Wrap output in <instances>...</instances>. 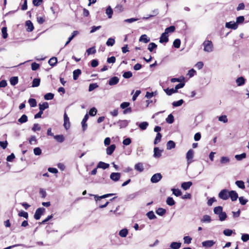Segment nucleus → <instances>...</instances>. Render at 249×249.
<instances>
[{
  "mask_svg": "<svg viewBox=\"0 0 249 249\" xmlns=\"http://www.w3.org/2000/svg\"><path fill=\"white\" fill-rule=\"evenodd\" d=\"M106 14L107 15L109 18H112L113 15V10L110 6H108L106 10Z\"/></svg>",
  "mask_w": 249,
  "mask_h": 249,
  "instance_id": "obj_28",
  "label": "nucleus"
},
{
  "mask_svg": "<svg viewBox=\"0 0 249 249\" xmlns=\"http://www.w3.org/2000/svg\"><path fill=\"white\" fill-rule=\"evenodd\" d=\"M150 40V39L149 37L147 36L146 35H142L141 36V37L139 38V41L140 42H142L144 43H148Z\"/></svg>",
  "mask_w": 249,
  "mask_h": 249,
  "instance_id": "obj_15",
  "label": "nucleus"
},
{
  "mask_svg": "<svg viewBox=\"0 0 249 249\" xmlns=\"http://www.w3.org/2000/svg\"><path fill=\"white\" fill-rule=\"evenodd\" d=\"M57 62V60L56 57H52L48 61V63L50 65L52 66H54L56 65Z\"/></svg>",
  "mask_w": 249,
  "mask_h": 249,
  "instance_id": "obj_40",
  "label": "nucleus"
},
{
  "mask_svg": "<svg viewBox=\"0 0 249 249\" xmlns=\"http://www.w3.org/2000/svg\"><path fill=\"white\" fill-rule=\"evenodd\" d=\"M172 191L173 192V194L177 196H179L181 195V192L178 189H172Z\"/></svg>",
  "mask_w": 249,
  "mask_h": 249,
  "instance_id": "obj_43",
  "label": "nucleus"
},
{
  "mask_svg": "<svg viewBox=\"0 0 249 249\" xmlns=\"http://www.w3.org/2000/svg\"><path fill=\"white\" fill-rule=\"evenodd\" d=\"M121 178L120 173H112L110 175V178L113 181L116 182L119 180Z\"/></svg>",
  "mask_w": 249,
  "mask_h": 249,
  "instance_id": "obj_6",
  "label": "nucleus"
},
{
  "mask_svg": "<svg viewBox=\"0 0 249 249\" xmlns=\"http://www.w3.org/2000/svg\"><path fill=\"white\" fill-rule=\"evenodd\" d=\"M113 195H114L113 194H108L103 195L102 196H98L97 195H94V196L95 200L96 201H98L102 198H105L109 196H111Z\"/></svg>",
  "mask_w": 249,
  "mask_h": 249,
  "instance_id": "obj_22",
  "label": "nucleus"
},
{
  "mask_svg": "<svg viewBox=\"0 0 249 249\" xmlns=\"http://www.w3.org/2000/svg\"><path fill=\"white\" fill-rule=\"evenodd\" d=\"M146 215L147 217L151 220L155 219L156 218V216L154 214L153 211H150L146 213Z\"/></svg>",
  "mask_w": 249,
  "mask_h": 249,
  "instance_id": "obj_49",
  "label": "nucleus"
},
{
  "mask_svg": "<svg viewBox=\"0 0 249 249\" xmlns=\"http://www.w3.org/2000/svg\"><path fill=\"white\" fill-rule=\"evenodd\" d=\"M218 196L223 200H227L229 198V191L227 189H223L219 192Z\"/></svg>",
  "mask_w": 249,
  "mask_h": 249,
  "instance_id": "obj_2",
  "label": "nucleus"
},
{
  "mask_svg": "<svg viewBox=\"0 0 249 249\" xmlns=\"http://www.w3.org/2000/svg\"><path fill=\"white\" fill-rule=\"evenodd\" d=\"M211 217L208 215H204L202 218L201 220V221L202 223H210L211 221Z\"/></svg>",
  "mask_w": 249,
  "mask_h": 249,
  "instance_id": "obj_31",
  "label": "nucleus"
},
{
  "mask_svg": "<svg viewBox=\"0 0 249 249\" xmlns=\"http://www.w3.org/2000/svg\"><path fill=\"white\" fill-rule=\"evenodd\" d=\"M192 185L191 181L184 182L181 184V187L184 190H187Z\"/></svg>",
  "mask_w": 249,
  "mask_h": 249,
  "instance_id": "obj_17",
  "label": "nucleus"
},
{
  "mask_svg": "<svg viewBox=\"0 0 249 249\" xmlns=\"http://www.w3.org/2000/svg\"><path fill=\"white\" fill-rule=\"evenodd\" d=\"M98 87L96 83L90 84L89 86V91H91Z\"/></svg>",
  "mask_w": 249,
  "mask_h": 249,
  "instance_id": "obj_62",
  "label": "nucleus"
},
{
  "mask_svg": "<svg viewBox=\"0 0 249 249\" xmlns=\"http://www.w3.org/2000/svg\"><path fill=\"white\" fill-rule=\"evenodd\" d=\"M229 197L232 201H234L238 198V195L235 191H229Z\"/></svg>",
  "mask_w": 249,
  "mask_h": 249,
  "instance_id": "obj_9",
  "label": "nucleus"
},
{
  "mask_svg": "<svg viewBox=\"0 0 249 249\" xmlns=\"http://www.w3.org/2000/svg\"><path fill=\"white\" fill-rule=\"evenodd\" d=\"M115 148H116V146L115 144H112V145H110L106 149L107 154L108 155H111L114 152Z\"/></svg>",
  "mask_w": 249,
  "mask_h": 249,
  "instance_id": "obj_16",
  "label": "nucleus"
},
{
  "mask_svg": "<svg viewBox=\"0 0 249 249\" xmlns=\"http://www.w3.org/2000/svg\"><path fill=\"white\" fill-rule=\"evenodd\" d=\"M194 157V151L192 149H190L186 154V159H187L188 163H190L192 161L191 160Z\"/></svg>",
  "mask_w": 249,
  "mask_h": 249,
  "instance_id": "obj_11",
  "label": "nucleus"
},
{
  "mask_svg": "<svg viewBox=\"0 0 249 249\" xmlns=\"http://www.w3.org/2000/svg\"><path fill=\"white\" fill-rule=\"evenodd\" d=\"M218 121L220 122H222L224 123H226L228 122V120L226 115H222L218 117Z\"/></svg>",
  "mask_w": 249,
  "mask_h": 249,
  "instance_id": "obj_54",
  "label": "nucleus"
},
{
  "mask_svg": "<svg viewBox=\"0 0 249 249\" xmlns=\"http://www.w3.org/2000/svg\"><path fill=\"white\" fill-rule=\"evenodd\" d=\"M157 47V45L155 43H150L148 45V49L149 51L152 52L154 49Z\"/></svg>",
  "mask_w": 249,
  "mask_h": 249,
  "instance_id": "obj_52",
  "label": "nucleus"
},
{
  "mask_svg": "<svg viewBox=\"0 0 249 249\" xmlns=\"http://www.w3.org/2000/svg\"><path fill=\"white\" fill-rule=\"evenodd\" d=\"M168 41V35L165 34L164 32L161 35V36L160 39V42L161 43H166Z\"/></svg>",
  "mask_w": 249,
  "mask_h": 249,
  "instance_id": "obj_14",
  "label": "nucleus"
},
{
  "mask_svg": "<svg viewBox=\"0 0 249 249\" xmlns=\"http://www.w3.org/2000/svg\"><path fill=\"white\" fill-rule=\"evenodd\" d=\"M109 166V164L105 163L102 161H100L98 164L97 168L106 169L108 168Z\"/></svg>",
  "mask_w": 249,
  "mask_h": 249,
  "instance_id": "obj_23",
  "label": "nucleus"
},
{
  "mask_svg": "<svg viewBox=\"0 0 249 249\" xmlns=\"http://www.w3.org/2000/svg\"><path fill=\"white\" fill-rule=\"evenodd\" d=\"M54 138L59 142H62L64 140V138L62 135H55L54 136Z\"/></svg>",
  "mask_w": 249,
  "mask_h": 249,
  "instance_id": "obj_44",
  "label": "nucleus"
},
{
  "mask_svg": "<svg viewBox=\"0 0 249 249\" xmlns=\"http://www.w3.org/2000/svg\"><path fill=\"white\" fill-rule=\"evenodd\" d=\"M175 143L172 141H169L167 143V149L170 150L175 147Z\"/></svg>",
  "mask_w": 249,
  "mask_h": 249,
  "instance_id": "obj_41",
  "label": "nucleus"
},
{
  "mask_svg": "<svg viewBox=\"0 0 249 249\" xmlns=\"http://www.w3.org/2000/svg\"><path fill=\"white\" fill-rule=\"evenodd\" d=\"M235 184L241 189H244L245 188V186L244 184V182L242 180H237L235 182Z\"/></svg>",
  "mask_w": 249,
  "mask_h": 249,
  "instance_id": "obj_42",
  "label": "nucleus"
},
{
  "mask_svg": "<svg viewBox=\"0 0 249 249\" xmlns=\"http://www.w3.org/2000/svg\"><path fill=\"white\" fill-rule=\"evenodd\" d=\"M183 102V100L182 99H180L178 101L173 102L172 105L174 107H177L181 106Z\"/></svg>",
  "mask_w": 249,
  "mask_h": 249,
  "instance_id": "obj_45",
  "label": "nucleus"
},
{
  "mask_svg": "<svg viewBox=\"0 0 249 249\" xmlns=\"http://www.w3.org/2000/svg\"><path fill=\"white\" fill-rule=\"evenodd\" d=\"M246 158V154L245 153H243L240 155H236L235 156V158L237 160L240 161Z\"/></svg>",
  "mask_w": 249,
  "mask_h": 249,
  "instance_id": "obj_37",
  "label": "nucleus"
},
{
  "mask_svg": "<svg viewBox=\"0 0 249 249\" xmlns=\"http://www.w3.org/2000/svg\"><path fill=\"white\" fill-rule=\"evenodd\" d=\"M161 137H162V135L160 133H158L157 134L156 137L155 139L154 142L155 144H157L158 143H159L160 142Z\"/></svg>",
  "mask_w": 249,
  "mask_h": 249,
  "instance_id": "obj_47",
  "label": "nucleus"
},
{
  "mask_svg": "<svg viewBox=\"0 0 249 249\" xmlns=\"http://www.w3.org/2000/svg\"><path fill=\"white\" fill-rule=\"evenodd\" d=\"M174 47L179 48L180 45V40L179 39H176L173 42Z\"/></svg>",
  "mask_w": 249,
  "mask_h": 249,
  "instance_id": "obj_60",
  "label": "nucleus"
},
{
  "mask_svg": "<svg viewBox=\"0 0 249 249\" xmlns=\"http://www.w3.org/2000/svg\"><path fill=\"white\" fill-rule=\"evenodd\" d=\"M245 79L243 77H240L236 80V82L238 86H241L245 84Z\"/></svg>",
  "mask_w": 249,
  "mask_h": 249,
  "instance_id": "obj_27",
  "label": "nucleus"
},
{
  "mask_svg": "<svg viewBox=\"0 0 249 249\" xmlns=\"http://www.w3.org/2000/svg\"><path fill=\"white\" fill-rule=\"evenodd\" d=\"M192 240V238L189 236H186L183 237V240L185 244H190L191 243Z\"/></svg>",
  "mask_w": 249,
  "mask_h": 249,
  "instance_id": "obj_59",
  "label": "nucleus"
},
{
  "mask_svg": "<svg viewBox=\"0 0 249 249\" xmlns=\"http://www.w3.org/2000/svg\"><path fill=\"white\" fill-rule=\"evenodd\" d=\"M162 150L159 149L158 147H155L154 149V157L155 158H160L161 156Z\"/></svg>",
  "mask_w": 249,
  "mask_h": 249,
  "instance_id": "obj_20",
  "label": "nucleus"
},
{
  "mask_svg": "<svg viewBox=\"0 0 249 249\" xmlns=\"http://www.w3.org/2000/svg\"><path fill=\"white\" fill-rule=\"evenodd\" d=\"M64 126L66 129H68L70 127L69 118L66 112L64 114Z\"/></svg>",
  "mask_w": 249,
  "mask_h": 249,
  "instance_id": "obj_7",
  "label": "nucleus"
},
{
  "mask_svg": "<svg viewBox=\"0 0 249 249\" xmlns=\"http://www.w3.org/2000/svg\"><path fill=\"white\" fill-rule=\"evenodd\" d=\"M202 45L204 47V51L207 53H211L213 50V45L212 42L209 40H205Z\"/></svg>",
  "mask_w": 249,
  "mask_h": 249,
  "instance_id": "obj_1",
  "label": "nucleus"
},
{
  "mask_svg": "<svg viewBox=\"0 0 249 249\" xmlns=\"http://www.w3.org/2000/svg\"><path fill=\"white\" fill-rule=\"evenodd\" d=\"M49 107V104L47 102H44L43 104H39V110L42 111L44 110L45 109H47Z\"/></svg>",
  "mask_w": 249,
  "mask_h": 249,
  "instance_id": "obj_29",
  "label": "nucleus"
},
{
  "mask_svg": "<svg viewBox=\"0 0 249 249\" xmlns=\"http://www.w3.org/2000/svg\"><path fill=\"white\" fill-rule=\"evenodd\" d=\"M245 19L244 16H239L237 18H236V21L235 22L237 23V25L240 23H242L244 22Z\"/></svg>",
  "mask_w": 249,
  "mask_h": 249,
  "instance_id": "obj_63",
  "label": "nucleus"
},
{
  "mask_svg": "<svg viewBox=\"0 0 249 249\" xmlns=\"http://www.w3.org/2000/svg\"><path fill=\"white\" fill-rule=\"evenodd\" d=\"M239 201L240 203L243 205H245L248 202V200L245 199L243 196L239 197Z\"/></svg>",
  "mask_w": 249,
  "mask_h": 249,
  "instance_id": "obj_64",
  "label": "nucleus"
},
{
  "mask_svg": "<svg viewBox=\"0 0 249 249\" xmlns=\"http://www.w3.org/2000/svg\"><path fill=\"white\" fill-rule=\"evenodd\" d=\"M213 212L215 214L219 215L221 213L223 212V208L221 206H217L214 208Z\"/></svg>",
  "mask_w": 249,
  "mask_h": 249,
  "instance_id": "obj_36",
  "label": "nucleus"
},
{
  "mask_svg": "<svg viewBox=\"0 0 249 249\" xmlns=\"http://www.w3.org/2000/svg\"><path fill=\"white\" fill-rule=\"evenodd\" d=\"M26 26L27 27V31L31 32L34 30V26L33 23L30 20H27L26 22Z\"/></svg>",
  "mask_w": 249,
  "mask_h": 249,
  "instance_id": "obj_25",
  "label": "nucleus"
},
{
  "mask_svg": "<svg viewBox=\"0 0 249 249\" xmlns=\"http://www.w3.org/2000/svg\"><path fill=\"white\" fill-rule=\"evenodd\" d=\"M134 168L136 170L142 172L143 171L144 168L143 164L141 162H139L135 165Z\"/></svg>",
  "mask_w": 249,
  "mask_h": 249,
  "instance_id": "obj_18",
  "label": "nucleus"
},
{
  "mask_svg": "<svg viewBox=\"0 0 249 249\" xmlns=\"http://www.w3.org/2000/svg\"><path fill=\"white\" fill-rule=\"evenodd\" d=\"M164 90L168 95H171L172 94L176 93L177 92L175 88H172L170 89L168 88L164 89Z\"/></svg>",
  "mask_w": 249,
  "mask_h": 249,
  "instance_id": "obj_35",
  "label": "nucleus"
},
{
  "mask_svg": "<svg viewBox=\"0 0 249 249\" xmlns=\"http://www.w3.org/2000/svg\"><path fill=\"white\" fill-rule=\"evenodd\" d=\"M119 78L118 77L114 76L111 78L108 81V84L110 86L115 85L118 83Z\"/></svg>",
  "mask_w": 249,
  "mask_h": 249,
  "instance_id": "obj_12",
  "label": "nucleus"
},
{
  "mask_svg": "<svg viewBox=\"0 0 249 249\" xmlns=\"http://www.w3.org/2000/svg\"><path fill=\"white\" fill-rule=\"evenodd\" d=\"M165 213L166 210L161 208H158V210L156 211V213L160 216H162Z\"/></svg>",
  "mask_w": 249,
  "mask_h": 249,
  "instance_id": "obj_46",
  "label": "nucleus"
},
{
  "mask_svg": "<svg viewBox=\"0 0 249 249\" xmlns=\"http://www.w3.org/2000/svg\"><path fill=\"white\" fill-rule=\"evenodd\" d=\"M117 124L120 128H124L127 126L128 121L127 120H120L117 122Z\"/></svg>",
  "mask_w": 249,
  "mask_h": 249,
  "instance_id": "obj_19",
  "label": "nucleus"
},
{
  "mask_svg": "<svg viewBox=\"0 0 249 249\" xmlns=\"http://www.w3.org/2000/svg\"><path fill=\"white\" fill-rule=\"evenodd\" d=\"M219 219L220 221H222L226 220L227 218V214L225 212H222L219 215Z\"/></svg>",
  "mask_w": 249,
  "mask_h": 249,
  "instance_id": "obj_57",
  "label": "nucleus"
},
{
  "mask_svg": "<svg viewBox=\"0 0 249 249\" xmlns=\"http://www.w3.org/2000/svg\"><path fill=\"white\" fill-rule=\"evenodd\" d=\"M175 27L174 26H171L169 27H168L165 29L164 33H165V34H166L168 35V34L169 33H172L174 32L175 31Z\"/></svg>",
  "mask_w": 249,
  "mask_h": 249,
  "instance_id": "obj_34",
  "label": "nucleus"
},
{
  "mask_svg": "<svg viewBox=\"0 0 249 249\" xmlns=\"http://www.w3.org/2000/svg\"><path fill=\"white\" fill-rule=\"evenodd\" d=\"M174 116L172 114L169 115L166 119V121L169 124H172L174 122Z\"/></svg>",
  "mask_w": 249,
  "mask_h": 249,
  "instance_id": "obj_58",
  "label": "nucleus"
},
{
  "mask_svg": "<svg viewBox=\"0 0 249 249\" xmlns=\"http://www.w3.org/2000/svg\"><path fill=\"white\" fill-rule=\"evenodd\" d=\"M149 124L147 122H143L139 124L140 128L142 130H145L148 127Z\"/></svg>",
  "mask_w": 249,
  "mask_h": 249,
  "instance_id": "obj_30",
  "label": "nucleus"
},
{
  "mask_svg": "<svg viewBox=\"0 0 249 249\" xmlns=\"http://www.w3.org/2000/svg\"><path fill=\"white\" fill-rule=\"evenodd\" d=\"M230 162V159L228 157L222 156L220 159V163L222 165L228 164Z\"/></svg>",
  "mask_w": 249,
  "mask_h": 249,
  "instance_id": "obj_10",
  "label": "nucleus"
},
{
  "mask_svg": "<svg viewBox=\"0 0 249 249\" xmlns=\"http://www.w3.org/2000/svg\"><path fill=\"white\" fill-rule=\"evenodd\" d=\"M28 121V117L27 115L23 114L21 117L18 119V122L21 124L26 123Z\"/></svg>",
  "mask_w": 249,
  "mask_h": 249,
  "instance_id": "obj_39",
  "label": "nucleus"
},
{
  "mask_svg": "<svg viewBox=\"0 0 249 249\" xmlns=\"http://www.w3.org/2000/svg\"><path fill=\"white\" fill-rule=\"evenodd\" d=\"M89 118V115L87 114L85 115L84 118L83 119L81 124H82V129L83 131H85L87 127V124H86V122L88 120Z\"/></svg>",
  "mask_w": 249,
  "mask_h": 249,
  "instance_id": "obj_13",
  "label": "nucleus"
},
{
  "mask_svg": "<svg viewBox=\"0 0 249 249\" xmlns=\"http://www.w3.org/2000/svg\"><path fill=\"white\" fill-rule=\"evenodd\" d=\"M1 33L2 34V37L4 38H6L8 36V34L7 33V28L5 27H2L1 29Z\"/></svg>",
  "mask_w": 249,
  "mask_h": 249,
  "instance_id": "obj_61",
  "label": "nucleus"
},
{
  "mask_svg": "<svg viewBox=\"0 0 249 249\" xmlns=\"http://www.w3.org/2000/svg\"><path fill=\"white\" fill-rule=\"evenodd\" d=\"M81 71L79 69H77L73 71V78L76 80L78 79L79 76L81 74Z\"/></svg>",
  "mask_w": 249,
  "mask_h": 249,
  "instance_id": "obj_26",
  "label": "nucleus"
},
{
  "mask_svg": "<svg viewBox=\"0 0 249 249\" xmlns=\"http://www.w3.org/2000/svg\"><path fill=\"white\" fill-rule=\"evenodd\" d=\"M215 243L213 240H206L202 242V246L204 248H208L213 247Z\"/></svg>",
  "mask_w": 249,
  "mask_h": 249,
  "instance_id": "obj_4",
  "label": "nucleus"
},
{
  "mask_svg": "<svg viewBox=\"0 0 249 249\" xmlns=\"http://www.w3.org/2000/svg\"><path fill=\"white\" fill-rule=\"evenodd\" d=\"M162 178V176L160 173H156L152 176L151 178V181L152 183L158 182Z\"/></svg>",
  "mask_w": 249,
  "mask_h": 249,
  "instance_id": "obj_5",
  "label": "nucleus"
},
{
  "mask_svg": "<svg viewBox=\"0 0 249 249\" xmlns=\"http://www.w3.org/2000/svg\"><path fill=\"white\" fill-rule=\"evenodd\" d=\"M114 43L115 39L112 38H109L106 42V44L108 46H112Z\"/></svg>",
  "mask_w": 249,
  "mask_h": 249,
  "instance_id": "obj_50",
  "label": "nucleus"
},
{
  "mask_svg": "<svg viewBox=\"0 0 249 249\" xmlns=\"http://www.w3.org/2000/svg\"><path fill=\"white\" fill-rule=\"evenodd\" d=\"M123 76L126 79L130 78L132 76V73L130 71H125L123 73Z\"/></svg>",
  "mask_w": 249,
  "mask_h": 249,
  "instance_id": "obj_53",
  "label": "nucleus"
},
{
  "mask_svg": "<svg viewBox=\"0 0 249 249\" xmlns=\"http://www.w3.org/2000/svg\"><path fill=\"white\" fill-rule=\"evenodd\" d=\"M119 234L122 237H125L128 234V230L126 229H123L119 231Z\"/></svg>",
  "mask_w": 249,
  "mask_h": 249,
  "instance_id": "obj_32",
  "label": "nucleus"
},
{
  "mask_svg": "<svg viewBox=\"0 0 249 249\" xmlns=\"http://www.w3.org/2000/svg\"><path fill=\"white\" fill-rule=\"evenodd\" d=\"M78 34H79L78 31H73L72 33L71 36L69 37L68 40L65 43V46H67L75 36H76L77 35H78Z\"/></svg>",
  "mask_w": 249,
  "mask_h": 249,
  "instance_id": "obj_21",
  "label": "nucleus"
},
{
  "mask_svg": "<svg viewBox=\"0 0 249 249\" xmlns=\"http://www.w3.org/2000/svg\"><path fill=\"white\" fill-rule=\"evenodd\" d=\"M40 82V79L39 78L34 79L32 82V87H37L39 86Z\"/></svg>",
  "mask_w": 249,
  "mask_h": 249,
  "instance_id": "obj_38",
  "label": "nucleus"
},
{
  "mask_svg": "<svg viewBox=\"0 0 249 249\" xmlns=\"http://www.w3.org/2000/svg\"><path fill=\"white\" fill-rule=\"evenodd\" d=\"M232 233H233V231L230 229H227L223 231L224 234L227 236H231Z\"/></svg>",
  "mask_w": 249,
  "mask_h": 249,
  "instance_id": "obj_55",
  "label": "nucleus"
},
{
  "mask_svg": "<svg viewBox=\"0 0 249 249\" xmlns=\"http://www.w3.org/2000/svg\"><path fill=\"white\" fill-rule=\"evenodd\" d=\"M54 97V94L52 93H48L44 95V99L46 100H52Z\"/></svg>",
  "mask_w": 249,
  "mask_h": 249,
  "instance_id": "obj_51",
  "label": "nucleus"
},
{
  "mask_svg": "<svg viewBox=\"0 0 249 249\" xmlns=\"http://www.w3.org/2000/svg\"><path fill=\"white\" fill-rule=\"evenodd\" d=\"M166 203L169 206H173L175 204V202L172 197H168L166 199Z\"/></svg>",
  "mask_w": 249,
  "mask_h": 249,
  "instance_id": "obj_48",
  "label": "nucleus"
},
{
  "mask_svg": "<svg viewBox=\"0 0 249 249\" xmlns=\"http://www.w3.org/2000/svg\"><path fill=\"white\" fill-rule=\"evenodd\" d=\"M225 27L229 29L235 30L238 28V25L237 23L232 21L229 22H226L225 24Z\"/></svg>",
  "mask_w": 249,
  "mask_h": 249,
  "instance_id": "obj_8",
  "label": "nucleus"
},
{
  "mask_svg": "<svg viewBox=\"0 0 249 249\" xmlns=\"http://www.w3.org/2000/svg\"><path fill=\"white\" fill-rule=\"evenodd\" d=\"M30 106L31 107H35L36 106V100L35 99L31 98L28 101Z\"/></svg>",
  "mask_w": 249,
  "mask_h": 249,
  "instance_id": "obj_56",
  "label": "nucleus"
},
{
  "mask_svg": "<svg viewBox=\"0 0 249 249\" xmlns=\"http://www.w3.org/2000/svg\"><path fill=\"white\" fill-rule=\"evenodd\" d=\"M45 209L44 208H39L36 209L34 214V218L36 220L40 219L41 215L45 212Z\"/></svg>",
  "mask_w": 249,
  "mask_h": 249,
  "instance_id": "obj_3",
  "label": "nucleus"
},
{
  "mask_svg": "<svg viewBox=\"0 0 249 249\" xmlns=\"http://www.w3.org/2000/svg\"><path fill=\"white\" fill-rule=\"evenodd\" d=\"M181 243L173 242L170 244V247L173 249H178L180 248Z\"/></svg>",
  "mask_w": 249,
  "mask_h": 249,
  "instance_id": "obj_24",
  "label": "nucleus"
},
{
  "mask_svg": "<svg viewBox=\"0 0 249 249\" xmlns=\"http://www.w3.org/2000/svg\"><path fill=\"white\" fill-rule=\"evenodd\" d=\"M18 77L17 76L12 77L10 79V82L11 85L15 86L18 84Z\"/></svg>",
  "mask_w": 249,
  "mask_h": 249,
  "instance_id": "obj_33",
  "label": "nucleus"
}]
</instances>
